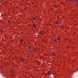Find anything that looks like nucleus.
Wrapping results in <instances>:
<instances>
[{
    "label": "nucleus",
    "instance_id": "nucleus-1",
    "mask_svg": "<svg viewBox=\"0 0 78 78\" xmlns=\"http://www.w3.org/2000/svg\"><path fill=\"white\" fill-rule=\"evenodd\" d=\"M61 28H64V25H63L61 27Z\"/></svg>",
    "mask_w": 78,
    "mask_h": 78
},
{
    "label": "nucleus",
    "instance_id": "nucleus-2",
    "mask_svg": "<svg viewBox=\"0 0 78 78\" xmlns=\"http://www.w3.org/2000/svg\"><path fill=\"white\" fill-rule=\"evenodd\" d=\"M75 0L76 1V4L77 5H78V0Z\"/></svg>",
    "mask_w": 78,
    "mask_h": 78
},
{
    "label": "nucleus",
    "instance_id": "nucleus-3",
    "mask_svg": "<svg viewBox=\"0 0 78 78\" xmlns=\"http://www.w3.org/2000/svg\"><path fill=\"white\" fill-rule=\"evenodd\" d=\"M34 51H36V50H37V48H35V49H33Z\"/></svg>",
    "mask_w": 78,
    "mask_h": 78
},
{
    "label": "nucleus",
    "instance_id": "nucleus-4",
    "mask_svg": "<svg viewBox=\"0 0 78 78\" xmlns=\"http://www.w3.org/2000/svg\"><path fill=\"white\" fill-rule=\"evenodd\" d=\"M34 27H36V24H34L33 25Z\"/></svg>",
    "mask_w": 78,
    "mask_h": 78
},
{
    "label": "nucleus",
    "instance_id": "nucleus-5",
    "mask_svg": "<svg viewBox=\"0 0 78 78\" xmlns=\"http://www.w3.org/2000/svg\"><path fill=\"white\" fill-rule=\"evenodd\" d=\"M22 62H23L24 61H25V60H24V59H22Z\"/></svg>",
    "mask_w": 78,
    "mask_h": 78
},
{
    "label": "nucleus",
    "instance_id": "nucleus-6",
    "mask_svg": "<svg viewBox=\"0 0 78 78\" xmlns=\"http://www.w3.org/2000/svg\"><path fill=\"white\" fill-rule=\"evenodd\" d=\"M58 40H60V37H58Z\"/></svg>",
    "mask_w": 78,
    "mask_h": 78
},
{
    "label": "nucleus",
    "instance_id": "nucleus-7",
    "mask_svg": "<svg viewBox=\"0 0 78 78\" xmlns=\"http://www.w3.org/2000/svg\"><path fill=\"white\" fill-rule=\"evenodd\" d=\"M29 49H30V50H31V48L30 47H29Z\"/></svg>",
    "mask_w": 78,
    "mask_h": 78
},
{
    "label": "nucleus",
    "instance_id": "nucleus-8",
    "mask_svg": "<svg viewBox=\"0 0 78 78\" xmlns=\"http://www.w3.org/2000/svg\"><path fill=\"white\" fill-rule=\"evenodd\" d=\"M55 53L53 52V53H52V55H53V56H54V55H55Z\"/></svg>",
    "mask_w": 78,
    "mask_h": 78
},
{
    "label": "nucleus",
    "instance_id": "nucleus-9",
    "mask_svg": "<svg viewBox=\"0 0 78 78\" xmlns=\"http://www.w3.org/2000/svg\"><path fill=\"white\" fill-rule=\"evenodd\" d=\"M0 32H1V33H2L3 32V31L2 30H0Z\"/></svg>",
    "mask_w": 78,
    "mask_h": 78
},
{
    "label": "nucleus",
    "instance_id": "nucleus-10",
    "mask_svg": "<svg viewBox=\"0 0 78 78\" xmlns=\"http://www.w3.org/2000/svg\"><path fill=\"white\" fill-rule=\"evenodd\" d=\"M48 74H49V73H50V71H48Z\"/></svg>",
    "mask_w": 78,
    "mask_h": 78
},
{
    "label": "nucleus",
    "instance_id": "nucleus-11",
    "mask_svg": "<svg viewBox=\"0 0 78 78\" xmlns=\"http://www.w3.org/2000/svg\"><path fill=\"white\" fill-rule=\"evenodd\" d=\"M21 42H23V39H21Z\"/></svg>",
    "mask_w": 78,
    "mask_h": 78
},
{
    "label": "nucleus",
    "instance_id": "nucleus-12",
    "mask_svg": "<svg viewBox=\"0 0 78 78\" xmlns=\"http://www.w3.org/2000/svg\"><path fill=\"white\" fill-rule=\"evenodd\" d=\"M55 8H57V7H58V6L55 5Z\"/></svg>",
    "mask_w": 78,
    "mask_h": 78
},
{
    "label": "nucleus",
    "instance_id": "nucleus-13",
    "mask_svg": "<svg viewBox=\"0 0 78 78\" xmlns=\"http://www.w3.org/2000/svg\"><path fill=\"white\" fill-rule=\"evenodd\" d=\"M34 20H36V18H34Z\"/></svg>",
    "mask_w": 78,
    "mask_h": 78
},
{
    "label": "nucleus",
    "instance_id": "nucleus-14",
    "mask_svg": "<svg viewBox=\"0 0 78 78\" xmlns=\"http://www.w3.org/2000/svg\"><path fill=\"white\" fill-rule=\"evenodd\" d=\"M56 41H57V40H56V39H55V42H56Z\"/></svg>",
    "mask_w": 78,
    "mask_h": 78
},
{
    "label": "nucleus",
    "instance_id": "nucleus-15",
    "mask_svg": "<svg viewBox=\"0 0 78 78\" xmlns=\"http://www.w3.org/2000/svg\"><path fill=\"white\" fill-rule=\"evenodd\" d=\"M12 73H14V71L12 70Z\"/></svg>",
    "mask_w": 78,
    "mask_h": 78
},
{
    "label": "nucleus",
    "instance_id": "nucleus-16",
    "mask_svg": "<svg viewBox=\"0 0 78 78\" xmlns=\"http://www.w3.org/2000/svg\"><path fill=\"white\" fill-rule=\"evenodd\" d=\"M58 22H57L56 23V24H58Z\"/></svg>",
    "mask_w": 78,
    "mask_h": 78
},
{
    "label": "nucleus",
    "instance_id": "nucleus-17",
    "mask_svg": "<svg viewBox=\"0 0 78 78\" xmlns=\"http://www.w3.org/2000/svg\"><path fill=\"white\" fill-rule=\"evenodd\" d=\"M8 23H9V22H10V20H9V21H8Z\"/></svg>",
    "mask_w": 78,
    "mask_h": 78
},
{
    "label": "nucleus",
    "instance_id": "nucleus-18",
    "mask_svg": "<svg viewBox=\"0 0 78 78\" xmlns=\"http://www.w3.org/2000/svg\"><path fill=\"white\" fill-rule=\"evenodd\" d=\"M40 34H42V32H40Z\"/></svg>",
    "mask_w": 78,
    "mask_h": 78
},
{
    "label": "nucleus",
    "instance_id": "nucleus-19",
    "mask_svg": "<svg viewBox=\"0 0 78 78\" xmlns=\"http://www.w3.org/2000/svg\"><path fill=\"white\" fill-rule=\"evenodd\" d=\"M3 0H1V2H3Z\"/></svg>",
    "mask_w": 78,
    "mask_h": 78
},
{
    "label": "nucleus",
    "instance_id": "nucleus-20",
    "mask_svg": "<svg viewBox=\"0 0 78 78\" xmlns=\"http://www.w3.org/2000/svg\"><path fill=\"white\" fill-rule=\"evenodd\" d=\"M25 9H26V8H25L24 9V10H25Z\"/></svg>",
    "mask_w": 78,
    "mask_h": 78
},
{
    "label": "nucleus",
    "instance_id": "nucleus-21",
    "mask_svg": "<svg viewBox=\"0 0 78 78\" xmlns=\"http://www.w3.org/2000/svg\"><path fill=\"white\" fill-rule=\"evenodd\" d=\"M68 1H70V0H68Z\"/></svg>",
    "mask_w": 78,
    "mask_h": 78
},
{
    "label": "nucleus",
    "instance_id": "nucleus-22",
    "mask_svg": "<svg viewBox=\"0 0 78 78\" xmlns=\"http://www.w3.org/2000/svg\"><path fill=\"white\" fill-rule=\"evenodd\" d=\"M68 48H69V46H68Z\"/></svg>",
    "mask_w": 78,
    "mask_h": 78
}]
</instances>
